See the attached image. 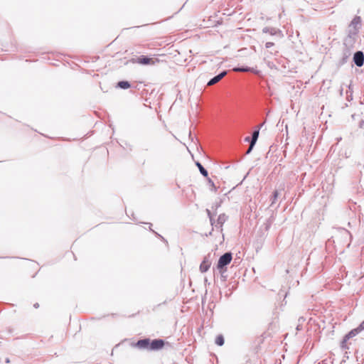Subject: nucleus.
I'll list each match as a JSON object with an SVG mask.
<instances>
[{
    "instance_id": "nucleus-20",
    "label": "nucleus",
    "mask_w": 364,
    "mask_h": 364,
    "mask_svg": "<svg viewBox=\"0 0 364 364\" xmlns=\"http://www.w3.org/2000/svg\"><path fill=\"white\" fill-rule=\"evenodd\" d=\"M208 183L210 184V186L212 187V189L214 191H216V186H215L214 182L210 178H208Z\"/></svg>"
},
{
    "instance_id": "nucleus-18",
    "label": "nucleus",
    "mask_w": 364,
    "mask_h": 364,
    "mask_svg": "<svg viewBox=\"0 0 364 364\" xmlns=\"http://www.w3.org/2000/svg\"><path fill=\"white\" fill-rule=\"evenodd\" d=\"M348 31L349 32H352V33H355V34H358V32H359V29H358L357 28L355 27H351L350 25L348 26Z\"/></svg>"
},
{
    "instance_id": "nucleus-3",
    "label": "nucleus",
    "mask_w": 364,
    "mask_h": 364,
    "mask_svg": "<svg viewBox=\"0 0 364 364\" xmlns=\"http://www.w3.org/2000/svg\"><path fill=\"white\" fill-rule=\"evenodd\" d=\"M364 330V321L359 325L358 327L351 330L348 334L346 335L343 339V343L346 342L347 340L355 336L360 332Z\"/></svg>"
},
{
    "instance_id": "nucleus-25",
    "label": "nucleus",
    "mask_w": 364,
    "mask_h": 364,
    "mask_svg": "<svg viewBox=\"0 0 364 364\" xmlns=\"http://www.w3.org/2000/svg\"><path fill=\"white\" fill-rule=\"evenodd\" d=\"M38 306H39V305H38V303H36V304H34V307H35V308H38Z\"/></svg>"
},
{
    "instance_id": "nucleus-23",
    "label": "nucleus",
    "mask_w": 364,
    "mask_h": 364,
    "mask_svg": "<svg viewBox=\"0 0 364 364\" xmlns=\"http://www.w3.org/2000/svg\"><path fill=\"white\" fill-rule=\"evenodd\" d=\"M245 141L250 143L251 139L249 136H247L245 138Z\"/></svg>"
},
{
    "instance_id": "nucleus-13",
    "label": "nucleus",
    "mask_w": 364,
    "mask_h": 364,
    "mask_svg": "<svg viewBox=\"0 0 364 364\" xmlns=\"http://www.w3.org/2000/svg\"><path fill=\"white\" fill-rule=\"evenodd\" d=\"M196 166H198V169H199V171H200V173H201L203 176L207 177V176H208V173L207 170L204 168V167L201 165V164H200V163H199V162H196Z\"/></svg>"
},
{
    "instance_id": "nucleus-10",
    "label": "nucleus",
    "mask_w": 364,
    "mask_h": 364,
    "mask_svg": "<svg viewBox=\"0 0 364 364\" xmlns=\"http://www.w3.org/2000/svg\"><path fill=\"white\" fill-rule=\"evenodd\" d=\"M210 264L211 262L207 257H205L200 265V271L203 273L207 272L209 269Z\"/></svg>"
},
{
    "instance_id": "nucleus-17",
    "label": "nucleus",
    "mask_w": 364,
    "mask_h": 364,
    "mask_svg": "<svg viewBox=\"0 0 364 364\" xmlns=\"http://www.w3.org/2000/svg\"><path fill=\"white\" fill-rule=\"evenodd\" d=\"M226 215L225 214H221L218 216V223L222 226L223 224L225 222L226 220Z\"/></svg>"
},
{
    "instance_id": "nucleus-11",
    "label": "nucleus",
    "mask_w": 364,
    "mask_h": 364,
    "mask_svg": "<svg viewBox=\"0 0 364 364\" xmlns=\"http://www.w3.org/2000/svg\"><path fill=\"white\" fill-rule=\"evenodd\" d=\"M349 25H350L351 27L354 26L360 30L361 26V18L358 16H355Z\"/></svg>"
},
{
    "instance_id": "nucleus-7",
    "label": "nucleus",
    "mask_w": 364,
    "mask_h": 364,
    "mask_svg": "<svg viewBox=\"0 0 364 364\" xmlns=\"http://www.w3.org/2000/svg\"><path fill=\"white\" fill-rule=\"evenodd\" d=\"M164 342L161 339H155L152 341H150L149 350H156L163 348Z\"/></svg>"
},
{
    "instance_id": "nucleus-21",
    "label": "nucleus",
    "mask_w": 364,
    "mask_h": 364,
    "mask_svg": "<svg viewBox=\"0 0 364 364\" xmlns=\"http://www.w3.org/2000/svg\"><path fill=\"white\" fill-rule=\"evenodd\" d=\"M254 146L255 145H252V143L250 144V146H249V149H247V151H246V154H249L252 151Z\"/></svg>"
},
{
    "instance_id": "nucleus-16",
    "label": "nucleus",
    "mask_w": 364,
    "mask_h": 364,
    "mask_svg": "<svg viewBox=\"0 0 364 364\" xmlns=\"http://www.w3.org/2000/svg\"><path fill=\"white\" fill-rule=\"evenodd\" d=\"M215 343L220 346L224 344V338L222 335H219L216 337Z\"/></svg>"
},
{
    "instance_id": "nucleus-26",
    "label": "nucleus",
    "mask_w": 364,
    "mask_h": 364,
    "mask_svg": "<svg viewBox=\"0 0 364 364\" xmlns=\"http://www.w3.org/2000/svg\"><path fill=\"white\" fill-rule=\"evenodd\" d=\"M6 361V363H9V358H7Z\"/></svg>"
},
{
    "instance_id": "nucleus-15",
    "label": "nucleus",
    "mask_w": 364,
    "mask_h": 364,
    "mask_svg": "<svg viewBox=\"0 0 364 364\" xmlns=\"http://www.w3.org/2000/svg\"><path fill=\"white\" fill-rule=\"evenodd\" d=\"M233 70L235 72H249L252 70V68L249 67L235 68Z\"/></svg>"
},
{
    "instance_id": "nucleus-6",
    "label": "nucleus",
    "mask_w": 364,
    "mask_h": 364,
    "mask_svg": "<svg viewBox=\"0 0 364 364\" xmlns=\"http://www.w3.org/2000/svg\"><path fill=\"white\" fill-rule=\"evenodd\" d=\"M353 62L358 67H361L363 65L364 54L362 51H357L355 53L353 56Z\"/></svg>"
},
{
    "instance_id": "nucleus-22",
    "label": "nucleus",
    "mask_w": 364,
    "mask_h": 364,
    "mask_svg": "<svg viewBox=\"0 0 364 364\" xmlns=\"http://www.w3.org/2000/svg\"><path fill=\"white\" fill-rule=\"evenodd\" d=\"M274 46V43H272V42H267V43H266V44H265V47H266L267 48H271V47H272V46Z\"/></svg>"
},
{
    "instance_id": "nucleus-8",
    "label": "nucleus",
    "mask_w": 364,
    "mask_h": 364,
    "mask_svg": "<svg viewBox=\"0 0 364 364\" xmlns=\"http://www.w3.org/2000/svg\"><path fill=\"white\" fill-rule=\"evenodd\" d=\"M262 32L264 33H269L272 36L279 35L280 37L283 36L282 31L279 29L276 28L264 27L262 29Z\"/></svg>"
},
{
    "instance_id": "nucleus-24",
    "label": "nucleus",
    "mask_w": 364,
    "mask_h": 364,
    "mask_svg": "<svg viewBox=\"0 0 364 364\" xmlns=\"http://www.w3.org/2000/svg\"><path fill=\"white\" fill-rule=\"evenodd\" d=\"M207 212H208V215H209V217H210V220L212 221V218H211V216H210V210H207Z\"/></svg>"
},
{
    "instance_id": "nucleus-19",
    "label": "nucleus",
    "mask_w": 364,
    "mask_h": 364,
    "mask_svg": "<svg viewBox=\"0 0 364 364\" xmlns=\"http://www.w3.org/2000/svg\"><path fill=\"white\" fill-rule=\"evenodd\" d=\"M278 196H279L278 191H274L273 196H272V205H273L275 203V201L277 200Z\"/></svg>"
},
{
    "instance_id": "nucleus-14",
    "label": "nucleus",
    "mask_w": 364,
    "mask_h": 364,
    "mask_svg": "<svg viewBox=\"0 0 364 364\" xmlns=\"http://www.w3.org/2000/svg\"><path fill=\"white\" fill-rule=\"evenodd\" d=\"M117 85L122 89H127L130 87V84L127 81H120L118 82Z\"/></svg>"
},
{
    "instance_id": "nucleus-9",
    "label": "nucleus",
    "mask_w": 364,
    "mask_h": 364,
    "mask_svg": "<svg viewBox=\"0 0 364 364\" xmlns=\"http://www.w3.org/2000/svg\"><path fill=\"white\" fill-rule=\"evenodd\" d=\"M226 75H227V71L222 72L219 75H218L215 76L214 77H213L212 79H210L208 81L207 85L208 86H212V85L216 84L220 80H221Z\"/></svg>"
},
{
    "instance_id": "nucleus-12",
    "label": "nucleus",
    "mask_w": 364,
    "mask_h": 364,
    "mask_svg": "<svg viewBox=\"0 0 364 364\" xmlns=\"http://www.w3.org/2000/svg\"><path fill=\"white\" fill-rule=\"evenodd\" d=\"M262 124H261L256 130H255L252 133V138H251V141H250V143L252 144V145H255L257 141V139H258V136H259V128L260 127H262Z\"/></svg>"
},
{
    "instance_id": "nucleus-4",
    "label": "nucleus",
    "mask_w": 364,
    "mask_h": 364,
    "mask_svg": "<svg viewBox=\"0 0 364 364\" xmlns=\"http://www.w3.org/2000/svg\"><path fill=\"white\" fill-rule=\"evenodd\" d=\"M133 347L138 348L139 349L149 350L150 339L145 338L138 341L136 343H132Z\"/></svg>"
},
{
    "instance_id": "nucleus-1",
    "label": "nucleus",
    "mask_w": 364,
    "mask_h": 364,
    "mask_svg": "<svg viewBox=\"0 0 364 364\" xmlns=\"http://www.w3.org/2000/svg\"><path fill=\"white\" fill-rule=\"evenodd\" d=\"M232 260V254L230 252H226L224 255H223L218 260V269L220 271L223 270V269L229 264Z\"/></svg>"
},
{
    "instance_id": "nucleus-2",
    "label": "nucleus",
    "mask_w": 364,
    "mask_h": 364,
    "mask_svg": "<svg viewBox=\"0 0 364 364\" xmlns=\"http://www.w3.org/2000/svg\"><path fill=\"white\" fill-rule=\"evenodd\" d=\"M358 34H355V33L348 31V35L344 39V45L348 48H352L357 41Z\"/></svg>"
},
{
    "instance_id": "nucleus-5",
    "label": "nucleus",
    "mask_w": 364,
    "mask_h": 364,
    "mask_svg": "<svg viewBox=\"0 0 364 364\" xmlns=\"http://www.w3.org/2000/svg\"><path fill=\"white\" fill-rule=\"evenodd\" d=\"M136 62L139 64H143V65H149V64L154 65L156 63L159 62V60L153 59V58H150L146 56H144V55H141V57L138 58L136 60Z\"/></svg>"
}]
</instances>
